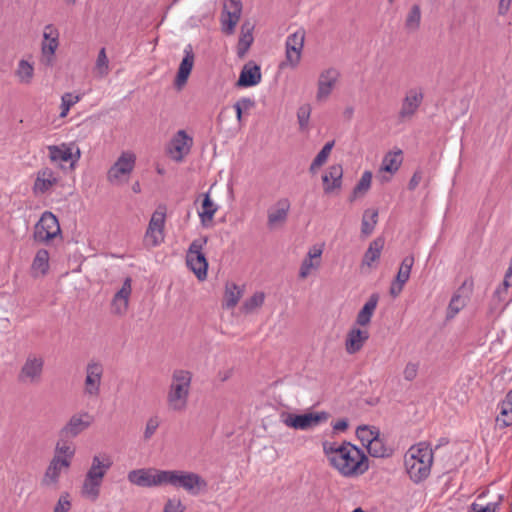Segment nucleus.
<instances>
[{
  "label": "nucleus",
  "instance_id": "obj_57",
  "mask_svg": "<svg viewBox=\"0 0 512 512\" xmlns=\"http://www.w3.org/2000/svg\"><path fill=\"white\" fill-rule=\"evenodd\" d=\"M286 47V63L291 66L292 68H295L301 59L302 51L296 49L295 47H292L290 45H287L285 43Z\"/></svg>",
  "mask_w": 512,
  "mask_h": 512
},
{
  "label": "nucleus",
  "instance_id": "obj_32",
  "mask_svg": "<svg viewBox=\"0 0 512 512\" xmlns=\"http://www.w3.org/2000/svg\"><path fill=\"white\" fill-rule=\"evenodd\" d=\"M49 270V253L46 249L37 251L32 265L31 271L34 277L44 276Z\"/></svg>",
  "mask_w": 512,
  "mask_h": 512
},
{
  "label": "nucleus",
  "instance_id": "obj_37",
  "mask_svg": "<svg viewBox=\"0 0 512 512\" xmlns=\"http://www.w3.org/2000/svg\"><path fill=\"white\" fill-rule=\"evenodd\" d=\"M366 448L370 456L375 458L389 457L393 452V450L385 444L380 435L370 442Z\"/></svg>",
  "mask_w": 512,
  "mask_h": 512
},
{
  "label": "nucleus",
  "instance_id": "obj_58",
  "mask_svg": "<svg viewBox=\"0 0 512 512\" xmlns=\"http://www.w3.org/2000/svg\"><path fill=\"white\" fill-rule=\"evenodd\" d=\"M72 507L69 493H62L54 506L53 512H69Z\"/></svg>",
  "mask_w": 512,
  "mask_h": 512
},
{
  "label": "nucleus",
  "instance_id": "obj_63",
  "mask_svg": "<svg viewBox=\"0 0 512 512\" xmlns=\"http://www.w3.org/2000/svg\"><path fill=\"white\" fill-rule=\"evenodd\" d=\"M405 283H399L398 280H394L390 286V295L396 298L403 290Z\"/></svg>",
  "mask_w": 512,
  "mask_h": 512
},
{
  "label": "nucleus",
  "instance_id": "obj_25",
  "mask_svg": "<svg viewBox=\"0 0 512 512\" xmlns=\"http://www.w3.org/2000/svg\"><path fill=\"white\" fill-rule=\"evenodd\" d=\"M261 81L260 67L253 62L244 65L237 85L240 87H251L257 85Z\"/></svg>",
  "mask_w": 512,
  "mask_h": 512
},
{
  "label": "nucleus",
  "instance_id": "obj_1",
  "mask_svg": "<svg viewBox=\"0 0 512 512\" xmlns=\"http://www.w3.org/2000/svg\"><path fill=\"white\" fill-rule=\"evenodd\" d=\"M327 452L331 464L345 477L359 476L369 468V461L363 450L349 442L332 445Z\"/></svg>",
  "mask_w": 512,
  "mask_h": 512
},
{
  "label": "nucleus",
  "instance_id": "obj_8",
  "mask_svg": "<svg viewBox=\"0 0 512 512\" xmlns=\"http://www.w3.org/2000/svg\"><path fill=\"white\" fill-rule=\"evenodd\" d=\"M329 414L327 412H309L304 414L282 413L280 415L281 421L288 427L297 430H308L318 426L320 423L328 420Z\"/></svg>",
  "mask_w": 512,
  "mask_h": 512
},
{
  "label": "nucleus",
  "instance_id": "obj_34",
  "mask_svg": "<svg viewBox=\"0 0 512 512\" xmlns=\"http://www.w3.org/2000/svg\"><path fill=\"white\" fill-rule=\"evenodd\" d=\"M488 493V490H485L478 494L477 501L473 502L469 508L468 512H499L500 504H501V496L498 497L497 501H491L486 504L479 503L482 498H484Z\"/></svg>",
  "mask_w": 512,
  "mask_h": 512
},
{
  "label": "nucleus",
  "instance_id": "obj_50",
  "mask_svg": "<svg viewBox=\"0 0 512 512\" xmlns=\"http://www.w3.org/2000/svg\"><path fill=\"white\" fill-rule=\"evenodd\" d=\"M144 240L147 246H159L164 241V231L147 228Z\"/></svg>",
  "mask_w": 512,
  "mask_h": 512
},
{
  "label": "nucleus",
  "instance_id": "obj_54",
  "mask_svg": "<svg viewBox=\"0 0 512 512\" xmlns=\"http://www.w3.org/2000/svg\"><path fill=\"white\" fill-rule=\"evenodd\" d=\"M80 101V96L79 95H74L73 93H65L62 97H61V113H60V116L61 117H65L70 108L75 105L77 102Z\"/></svg>",
  "mask_w": 512,
  "mask_h": 512
},
{
  "label": "nucleus",
  "instance_id": "obj_15",
  "mask_svg": "<svg viewBox=\"0 0 512 512\" xmlns=\"http://www.w3.org/2000/svg\"><path fill=\"white\" fill-rule=\"evenodd\" d=\"M193 139L184 130H179L171 139L167 153L176 162H181L189 154Z\"/></svg>",
  "mask_w": 512,
  "mask_h": 512
},
{
  "label": "nucleus",
  "instance_id": "obj_55",
  "mask_svg": "<svg viewBox=\"0 0 512 512\" xmlns=\"http://www.w3.org/2000/svg\"><path fill=\"white\" fill-rule=\"evenodd\" d=\"M311 115V107L308 104L302 105L298 108L297 111V119L299 123L300 130H307L309 125V119Z\"/></svg>",
  "mask_w": 512,
  "mask_h": 512
},
{
  "label": "nucleus",
  "instance_id": "obj_64",
  "mask_svg": "<svg viewBox=\"0 0 512 512\" xmlns=\"http://www.w3.org/2000/svg\"><path fill=\"white\" fill-rule=\"evenodd\" d=\"M421 181H422V173L420 171H416L409 181L408 188L410 190H415Z\"/></svg>",
  "mask_w": 512,
  "mask_h": 512
},
{
  "label": "nucleus",
  "instance_id": "obj_20",
  "mask_svg": "<svg viewBox=\"0 0 512 512\" xmlns=\"http://www.w3.org/2000/svg\"><path fill=\"white\" fill-rule=\"evenodd\" d=\"M58 182L56 173L51 168H43L37 172L36 180L33 185V192L44 194L48 192Z\"/></svg>",
  "mask_w": 512,
  "mask_h": 512
},
{
  "label": "nucleus",
  "instance_id": "obj_40",
  "mask_svg": "<svg viewBox=\"0 0 512 512\" xmlns=\"http://www.w3.org/2000/svg\"><path fill=\"white\" fill-rule=\"evenodd\" d=\"M109 60L105 48H101L94 66V73L98 78H104L109 74Z\"/></svg>",
  "mask_w": 512,
  "mask_h": 512
},
{
  "label": "nucleus",
  "instance_id": "obj_22",
  "mask_svg": "<svg viewBox=\"0 0 512 512\" xmlns=\"http://www.w3.org/2000/svg\"><path fill=\"white\" fill-rule=\"evenodd\" d=\"M184 57L179 65L175 85L181 88L186 82L194 65V53L190 44L184 48Z\"/></svg>",
  "mask_w": 512,
  "mask_h": 512
},
{
  "label": "nucleus",
  "instance_id": "obj_3",
  "mask_svg": "<svg viewBox=\"0 0 512 512\" xmlns=\"http://www.w3.org/2000/svg\"><path fill=\"white\" fill-rule=\"evenodd\" d=\"M192 375L189 371L174 370L167 393V405L173 412H182L186 409L190 392Z\"/></svg>",
  "mask_w": 512,
  "mask_h": 512
},
{
  "label": "nucleus",
  "instance_id": "obj_44",
  "mask_svg": "<svg viewBox=\"0 0 512 512\" xmlns=\"http://www.w3.org/2000/svg\"><path fill=\"white\" fill-rule=\"evenodd\" d=\"M466 306V298L455 293L447 307V318H454Z\"/></svg>",
  "mask_w": 512,
  "mask_h": 512
},
{
  "label": "nucleus",
  "instance_id": "obj_38",
  "mask_svg": "<svg viewBox=\"0 0 512 512\" xmlns=\"http://www.w3.org/2000/svg\"><path fill=\"white\" fill-rule=\"evenodd\" d=\"M421 23V9L418 4L412 5L405 18V29L410 32H416Z\"/></svg>",
  "mask_w": 512,
  "mask_h": 512
},
{
  "label": "nucleus",
  "instance_id": "obj_6",
  "mask_svg": "<svg viewBox=\"0 0 512 512\" xmlns=\"http://www.w3.org/2000/svg\"><path fill=\"white\" fill-rule=\"evenodd\" d=\"M206 243V237L193 240L186 254V264L199 280L207 277L208 261L203 253Z\"/></svg>",
  "mask_w": 512,
  "mask_h": 512
},
{
  "label": "nucleus",
  "instance_id": "obj_5",
  "mask_svg": "<svg viewBox=\"0 0 512 512\" xmlns=\"http://www.w3.org/2000/svg\"><path fill=\"white\" fill-rule=\"evenodd\" d=\"M424 101V88L412 86L408 88L401 100L397 118L400 122L411 121L418 113Z\"/></svg>",
  "mask_w": 512,
  "mask_h": 512
},
{
  "label": "nucleus",
  "instance_id": "obj_47",
  "mask_svg": "<svg viewBox=\"0 0 512 512\" xmlns=\"http://www.w3.org/2000/svg\"><path fill=\"white\" fill-rule=\"evenodd\" d=\"M265 294L263 292H256L249 299H247L242 306L245 313H251L255 309L261 307L264 303Z\"/></svg>",
  "mask_w": 512,
  "mask_h": 512
},
{
  "label": "nucleus",
  "instance_id": "obj_18",
  "mask_svg": "<svg viewBox=\"0 0 512 512\" xmlns=\"http://www.w3.org/2000/svg\"><path fill=\"white\" fill-rule=\"evenodd\" d=\"M14 76L20 85L29 86L35 78V63L31 56L18 60L14 69Z\"/></svg>",
  "mask_w": 512,
  "mask_h": 512
},
{
  "label": "nucleus",
  "instance_id": "obj_33",
  "mask_svg": "<svg viewBox=\"0 0 512 512\" xmlns=\"http://www.w3.org/2000/svg\"><path fill=\"white\" fill-rule=\"evenodd\" d=\"M383 247H384V239L383 238L377 237L376 239H374L369 244V247L363 256L362 265L371 267L374 262L379 260Z\"/></svg>",
  "mask_w": 512,
  "mask_h": 512
},
{
  "label": "nucleus",
  "instance_id": "obj_46",
  "mask_svg": "<svg viewBox=\"0 0 512 512\" xmlns=\"http://www.w3.org/2000/svg\"><path fill=\"white\" fill-rule=\"evenodd\" d=\"M371 182H372V172H370V171L363 172L360 180L354 187L353 197L351 200H354L358 195H364L370 189Z\"/></svg>",
  "mask_w": 512,
  "mask_h": 512
},
{
  "label": "nucleus",
  "instance_id": "obj_62",
  "mask_svg": "<svg viewBox=\"0 0 512 512\" xmlns=\"http://www.w3.org/2000/svg\"><path fill=\"white\" fill-rule=\"evenodd\" d=\"M244 111H249L255 106V101L249 97H242L236 103Z\"/></svg>",
  "mask_w": 512,
  "mask_h": 512
},
{
  "label": "nucleus",
  "instance_id": "obj_56",
  "mask_svg": "<svg viewBox=\"0 0 512 512\" xmlns=\"http://www.w3.org/2000/svg\"><path fill=\"white\" fill-rule=\"evenodd\" d=\"M305 40V31L302 29L290 34L286 39V44L295 47L298 50H303Z\"/></svg>",
  "mask_w": 512,
  "mask_h": 512
},
{
  "label": "nucleus",
  "instance_id": "obj_4",
  "mask_svg": "<svg viewBox=\"0 0 512 512\" xmlns=\"http://www.w3.org/2000/svg\"><path fill=\"white\" fill-rule=\"evenodd\" d=\"M128 480H201L195 473L178 470H158L156 468H143L128 473Z\"/></svg>",
  "mask_w": 512,
  "mask_h": 512
},
{
  "label": "nucleus",
  "instance_id": "obj_35",
  "mask_svg": "<svg viewBox=\"0 0 512 512\" xmlns=\"http://www.w3.org/2000/svg\"><path fill=\"white\" fill-rule=\"evenodd\" d=\"M217 210V205L211 200L209 193H206L202 201L201 210L198 211L202 225L206 226L210 223Z\"/></svg>",
  "mask_w": 512,
  "mask_h": 512
},
{
  "label": "nucleus",
  "instance_id": "obj_49",
  "mask_svg": "<svg viewBox=\"0 0 512 512\" xmlns=\"http://www.w3.org/2000/svg\"><path fill=\"white\" fill-rule=\"evenodd\" d=\"M241 15L233 14V13H222V30L227 34H232L235 30V27L240 19Z\"/></svg>",
  "mask_w": 512,
  "mask_h": 512
},
{
  "label": "nucleus",
  "instance_id": "obj_28",
  "mask_svg": "<svg viewBox=\"0 0 512 512\" xmlns=\"http://www.w3.org/2000/svg\"><path fill=\"white\" fill-rule=\"evenodd\" d=\"M499 410V415L496 418L497 424L502 427L512 425V389L499 404Z\"/></svg>",
  "mask_w": 512,
  "mask_h": 512
},
{
  "label": "nucleus",
  "instance_id": "obj_61",
  "mask_svg": "<svg viewBox=\"0 0 512 512\" xmlns=\"http://www.w3.org/2000/svg\"><path fill=\"white\" fill-rule=\"evenodd\" d=\"M184 506L182 505L181 501L173 498L169 499L163 508V512H184Z\"/></svg>",
  "mask_w": 512,
  "mask_h": 512
},
{
  "label": "nucleus",
  "instance_id": "obj_30",
  "mask_svg": "<svg viewBox=\"0 0 512 512\" xmlns=\"http://www.w3.org/2000/svg\"><path fill=\"white\" fill-rule=\"evenodd\" d=\"M253 25L250 22H244L241 26V35L237 45V55L243 58L253 43Z\"/></svg>",
  "mask_w": 512,
  "mask_h": 512
},
{
  "label": "nucleus",
  "instance_id": "obj_14",
  "mask_svg": "<svg viewBox=\"0 0 512 512\" xmlns=\"http://www.w3.org/2000/svg\"><path fill=\"white\" fill-rule=\"evenodd\" d=\"M48 157L53 163H68L74 165L80 159V149L74 143H62L60 145H49L47 147Z\"/></svg>",
  "mask_w": 512,
  "mask_h": 512
},
{
  "label": "nucleus",
  "instance_id": "obj_39",
  "mask_svg": "<svg viewBox=\"0 0 512 512\" xmlns=\"http://www.w3.org/2000/svg\"><path fill=\"white\" fill-rule=\"evenodd\" d=\"M378 221V211L376 209H367L364 211L361 232L364 235H370Z\"/></svg>",
  "mask_w": 512,
  "mask_h": 512
},
{
  "label": "nucleus",
  "instance_id": "obj_10",
  "mask_svg": "<svg viewBox=\"0 0 512 512\" xmlns=\"http://www.w3.org/2000/svg\"><path fill=\"white\" fill-rule=\"evenodd\" d=\"M135 163L136 156L133 152H123L108 170V181L114 185L125 182L128 176L132 173Z\"/></svg>",
  "mask_w": 512,
  "mask_h": 512
},
{
  "label": "nucleus",
  "instance_id": "obj_51",
  "mask_svg": "<svg viewBox=\"0 0 512 512\" xmlns=\"http://www.w3.org/2000/svg\"><path fill=\"white\" fill-rule=\"evenodd\" d=\"M100 483L101 482H83L82 486V496L91 501H95L100 492Z\"/></svg>",
  "mask_w": 512,
  "mask_h": 512
},
{
  "label": "nucleus",
  "instance_id": "obj_11",
  "mask_svg": "<svg viewBox=\"0 0 512 512\" xmlns=\"http://www.w3.org/2000/svg\"><path fill=\"white\" fill-rule=\"evenodd\" d=\"M61 233L57 217L49 211H45L35 225L34 240L39 243H47Z\"/></svg>",
  "mask_w": 512,
  "mask_h": 512
},
{
  "label": "nucleus",
  "instance_id": "obj_41",
  "mask_svg": "<svg viewBox=\"0 0 512 512\" xmlns=\"http://www.w3.org/2000/svg\"><path fill=\"white\" fill-rule=\"evenodd\" d=\"M242 296L241 289L235 285H227L224 295V306L228 309L235 307Z\"/></svg>",
  "mask_w": 512,
  "mask_h": 512
},
{
  "label": "nucleus",
  "instance_id": "obj_52",
  "mask_svg": "<svg viewBox=\"0 0 512 512\" xmlns=\"http://www.w3.org/2000/svg\"><path fill=\"white\" fill-rule=\"evenodd\" d=\"M161 424V419L158 415H153L149 417L145 424V429L143 432V438L145 441H148L152 438V436L155 434L157 429L159 428Z\"/></svg>",
  "mask_w": 512,
  "mask_h": 512
},
{
  "label": "nucleus",
  "instance_id": "obj_53",
  "mask_svg": "<svg viewBox=\"0 0 512 512\" xmlns=\"http://www.w3.org/2000/svg\"><path fill=\"white\" fill-rule=\"evenodd\" d=\"M178 484L191 495H199L207 490V482H172Z\"/></svg>",
  "mask_w": 512,
  "mask_h": 512
},
{
  "label": "nucleus",
  "instance_id": "obj_31",
  "mask_svg": "<svg viewBox=\"0 0 512 512\" xmlns=\"http://www.w3.org/2000/svg\"><path fill=\"white\" fill-rule=\"evenodd\" d=\"M70 465L71 462L53 456L45 472L46 479L57 480L69 469Z\"/></svg>",
  "mask_w": 512,
  "mask_h": 512
},
{
  "label": "nucleus",
  "instance_id": "obj_42",
  "mask_svg": "<svg viewBox=\"0 0 512 512\" xmlns=\"http://www.w3.org/2000/svg\"><path fill=\"white\" fill-rule=\"evenodd\" d=\"M356 435L361 443L366 447L370 442L378 437V435H380V432L374 426L364 425L357 428Z\"/></svg>",
  "mask_w": 512,
  "mask_h": 512
},
{
  "label": "nucleus",
  "instance_id": "obj_16",
  "mask_svg": "<svg viewBox=\"0 0 512 512\" xmlns=\"http://www.w3.org/2000/svg\"><path fill=\"white\" fill-rule=\"evenodd\" d=\"M339 77V70L333 67L327 68L320 73L317 82V101H325L330 96L339 80Z\"/></svg>",
  "mask_w": 512,
  "mask_h": 512
},
{
  "label": "nucleus",
  "instance_id": "obj_43",
  "mask_svg": "<svg viewBox=\"0 0 512 512\" xmlns=\"http://www.w3.org/2000/svg\"><path fill=\"white\" fill-rule=\"evenodd\" d=\"M413 264L414 257L412 255H408L402 260L395 278L399 283L402 282L406 284V282L409 280Z\"/></svg>",
  "mask_w": 512,
  "mask_h": 512
},
{
  "label": "nucleus",
  "instance_id": "obj_48",
  "mask_svg": "<svg viewBox=\"0 0 512 512\" xmlns=\"http://www.w3.org/2000/svg\"><path fill=\"white\" fill-rule=\"evenodd\" d=\"M166 211L164 207H159L149 221L148 228L164 231Z\"/></svg>",
  "mask_w": 512,
  "mask_h": 512
},
{
  "label": "nucleus",
  "instance_id": "obj_13",
  "mask_svg": "<svg viewBox=\"0 0 512 512\" xmlns=\"http://www.w3.org/2000/svg\"><path fill=\"white\" fill-rule=\"evenodd\" d=\"M94 417L87 411H80L70 416L66 424L60 429L59 437L76 438L86 431L93 423Z\"/></svg>",
  "mask_w": 512,
  "mask_h": 512
},
{
  "label": "nucleus",
  "instance_id": "obj_36",
  "mask_svg": "<svg viewBox=\"0 0 512 512\" xmlns=\"http://www.w3.org/2000/svg\"><path fill=\"white\" fill-rule=\"evenodd\" d=\"M71 438H61L57 441L54 450V457H60L68 462H71L75 455V447L71 442Z\"/></svg>",
  "mask_w": 512,
  "mask_h": 512
},
{
  "label": "nucleus",
  "instance_id": "obj_9",
  "mask_svg": "<svg viewBox=\"0 0 512 512\" xmlns=\"http://www.w3.org/2000/svg\"><path fill=\"white\" fill-rule=\"evenodd\" d=\"M45 360L42 355L28 354L18 374L20 383L34 385L41 382Z\"/></svg>",
  "mask_w": 512,
  "mask_h": 512
},
{
  "label": "nucleus",
  "instance_id": "obj_21",
  "mask_svg": "<svg viewBox=\"0 0 512 512\" xmlns=\"http://www.w3.org/2000/svg\"><path fill=\"white\" fill-rule=\"evenodd\" d=\"M112 466V459L106 454L95 455L85 480H101Z\"/></svg>",
  "mask_w": 512,
  "mask_h": 512
},
{
  "label": "nucleus",
  "instance_id": "obj_2",
  "mask_svg": "<svg viewBox=\"0 0 512 512\" xmlns=\"http://www.w3.org/2000/svg\"><path fill=\"white\" fill-rule=\"evenodd\" d=\"M440 444L432 448L430 443L421 441L412 445L404 455V466L411 480H425L431 474L434 452Z\"/></svg>",
  "mask_w": 512,
  "mask_h": 512
},
{
  "label": "nucleus",
  "instance_id": "obj_24",
  "mask_svg": "<svg viewBox=\"0 0 512 512\" xmlns=\"http://www.w3.org/2000/svg\"><path fill=\"white\" fill-rule=\"evenodd\" d=\"M369 338V333L360 328H352L346 337L345 349L348 354H355L362 349Z\"/></svg>",
  "mask_w": 512,
  "mask_h": 512
},
{
  "label": "nucleus",
  "instance_id": "obj_60",
  "mask_svg": "<svg viewBox=\"0 0 512 512\" xmlns=\"http://www.w3.org/2000/svg\"><path fill=\"white\" fill-rule=\"evenodd\" d=\"M418 368H419L418 363H414V362L407 363L404 368V371H403V376H404L405 380H407V381L414 380L418 374Z\"/></svg>",
  "mask_w": 512,
  "mask_h": 512
},
{
  "label": "nucleus",
  "instance_id": "obj_7",
  "mask_svg": "<svg viewBox=\"0 0 512 512\" xmlns=\"http://www.w3.org/2000/svg\"><path fill=\"white\" fill-rule=\"evenodd\" d=\"M103 374L104 366L100 361L92 359L87 363L83 383L84 397L96 399L100 396Z\"/></svg>",
  "mask_w": 512,
  "mask_h": 512
},
{
  "label": "nucleus",
  "instance_id": "obj_26",
  "mask_svg": "<svg viewBox=\"0 0 512 512\" xmlns=\"http://www.w3.org/2000/svg\"><path fill=\"white\" fill-rule=\"evenodd\" d=\"M343 169L341 165H332L322 177L325 193H331L342 185Z\"/></svg>",
  "mask_w": 512,
  "mask_h": 512
},
{
  "label": "nucleus",
  "instance_id": "obj_12",
  "mask_svg": "<svg viewBox=\"0 0 512 512\" xmlns=\"http://www.w3.org/2000/svg\"><path fill=\"white\" fill-rule=\"evenodd\" d=\"M60 32L53 24H47L43 29L41 41V62L45 66H52L55 60V53L59 47Z\"/></svg>",
  "mask_w": 512,
  "mask_h": 512
},
{
  "label": "nucleus",
  "instance_id": "obj_27",
  "mask_svg": "<svg viewBox=\"0 0 512 512\" xmlns=\"http://www.w3.org/2000/svg\"><path fill=\"white\" fill-rule=\"evenodd\" d=\"M403 162L402 151L400 149L389 151L382 159L380 172L395 174Z\"/></svg>",
  "mask_w": 512,
  "mask_h": 512
},
{
  "label": "nucleus",
  "instance_id": "obj_19",
  "mask_svg": "<svg viewBox=\"0 0 512 512\" xmlns=\"http://www.w3.org/2000/svg\"><path fill=\"white\" fill-rule=\"evenodd\" d=\"M132 292L131 279L126 278L121 289L114 295L111 302L112 312L123 316L128 310L129 298Z\"/></svg>",
  "mask_w": 512,
  "mask_h": 512
},
{
  "label": "nucleus",
  "instance_id": "obj_59",
  "mask_svg": "<svg viewBox=\"0 0 512 512\" xmlns=\"http://www.w3.org/2000/svg\"><path fill=\"white\" fill-rule=\"evenodd\" d=\"M223 12L241 15L242 3L239 0H225Z\"/></svg>",
  "mask_w": 512,
  "mask_h": 512
},
{
  "label": "nucleus",
  "instance_id": "obj_29",
  "mask_svg": "<svg viewBox=\"0 0 512 512\" xmlns=\"http://www.w3.org/2000/svg\"><path fill=\"white\" fill-rule=\"evenodd\" d=\"M379 301L378 294H372L361 310L357 314L356 323L360 326H366L370 323L374 311Z\"/></svg>",
  "mask_w": 512,
  "mask_h": 512
},
{
  "label": "nucleus",
  "instance_id": "obj_45",
  "mask_svg": "<svg viewBox=\"0 0 512 512\" xmlns=\"http://www.w3.org/2000/svg\"><path fill=\"white\" fill-rule=\"evenodd\" d=\"M334 146V141L327 142L319 153L314 158L310 166V171L314 172L317 168L321 167L328 159L331 150Z\"/></svg>",
  "mask_w": 512,
  "mask_h": 512
},
{
  "label": "nucleus",
  "instance_id": "obj_23",
  "mask_svg": "<svg viewBox=\"0 0 512 512\" xmlns=\"http://www.w3.org/2000/svg\"><path fill=\"white\" fill-rule=\"evenodd\" d=\"M322 253L323 249L320 246L315 245L309 249L307 256L304 258L300 266V278H307L313 269H317L320 266V258Z\"/></svg>",
  "mask_w": 512,
  "mask_h": 512
},
{
  "label": "nucleus",
  "instance_id": "obj_17",
  "mask_svg": "<svg viewBox=\"0 0 512 512\" xmlns=\"http://www.w3.org/2000/svg\"><path fill=\"white\" fill-rule=\"evenodd\" d=\"M290 206L291 204L288 198H280L272 207H270L267 213L268 227L274 229L283 225L288 218Z\"/></svg>",
  "mask_w": 512,
  "mask_h": 512
}]
</instances>
